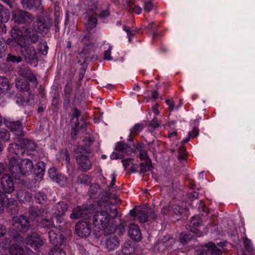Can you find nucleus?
I'll use <instances>...</instances> for the list:
<instances>
[{
	"mask_svg": "<svg viewBox=\"0 0 255 255\" xmlns=\"http://www.w3.org/2000/svg\"><path fill=\"white\" fill-rule=\"evenodd\" d=\"M11 35L15 41L22 47L21 51L27 62L34 67L36 66L38 59L35 49L30 45L24 47L26 41L31 38L30 32L26 29L23 32L18 28L14 27L11 30Z\"/></svg>",
	"mask_w": 255,
	"mask_h": 255,
	"instance_id": "f257e3e1",
	"label": "nucleus"
},
{
	"mask_svg": "<svg viewBox=\"0 0 255 255\" xmlns=\"http://www.w3.org/2000/svg\"><path fill=\"white\" fill-rule=\"evenodd\" d=\"M99 208L96 212L92 216L93 225L100 230H104L108 227L111 221L117 215V212L114 206H111L107 203L100 202Z\"/></svg>",
	"mask_w": 255,
	"mask_h": 255,
	"instance_id": "f03ea898",
	"label": "nucleus"
},
{
	"mask_svg": "<svg viewBox=\"0 0 255 255\" xmlns=\"http://www.w3.org/2000/svg\"><path fill=\"white\" fill-rule=\"evenodd\" d=\"M19 160H11L9 162V171L15 178L20 174H29L33 168L31 160L27 158L21 159L20 161Z\"/></svg>",
	"mask_w": 255,
	"mask_h": 255,
	"instance_id": "7ed1b4c3",
	"label": "nucleus"
},
{
	"mask_svg": "<svg viewBox=\"0 0 255 255\" xmlns=\"http://www.w3.org/2000/svg\"><path fill=\"white\" fill-rule=\"evenodd\" d=\"M11 225L12 229L16 232H26L30 228L29 220L23 215L13 217Z\"/></svg>",
	"mask_w": 255,
	"mask_h": 255,
	"instance_id": "20e7f679",
	"label": "nucleus"
},
{
	"mask_svg": "<svg viewBox=\"0 0 255 255\" xmlns=\"http://www.w3.org/2000/svg\"><path fill=\"white\" fill-rule=\"evenodd\" d=\"M130 214L133 217L137 216L141 223L147 222L148 218L152 219L156 218L154 212L149 208H142L138 210L136 213L135 211H130Z\"/></svg>",
	"mask_w": 255,
	"mask_h": 255,
	"instance_id": "39448f33",
	"label": "nucleus"
},
{
	"mask_svg": "<svg viewBox=\"0 0 255 255\" xmlns=\"http://www.w3.org/2000/svg\"><path fill=\"white\" fill-rule=\"evenodd\" d=\"M8 150L9 162H11V160H19V156L22 155L25 151L22 147L15 143L9 144Z\"/></svg>",
	"mask_w": 255,
	"mask_h": 255,
	"instance_id": "423d86ee",
	"label": "nucleus"
},
{
	"mask_svg": "<svg viewBox=\"0 0 255 255\" xmlns=\"http://www.w3.org/2000/svg\"><path fill=\"white\" fill-rule=\"evenodd\" d=\"M49 238L50 242L55 247L61 246L63 245L64 241V237L60 233L59 229L53 227L49 232Z\"/></svg>",
	"mask_w": 255,
	"mask_h": 255,
	"instance_id": "0eeeda50",
	"label": "nucleus"
},
{
	"mask_svg": "<svg viewBox=\"0 0 255 255\" xmlns=\"http://www.w3.org/2000/svg\"><path fill=\"white\" fill-rule=\"evenodd\" d=\"M1 186L3 192L7 193H12L14 189V183L12 177L7 174H5L1 177Z\"/></svg>",
	"mask_w": 255,
	"mask_h": 255,
	"instance_id": "6e6552de",
	"label": "nucleus"
},
{
	"mask_svg": "<svg viewBox=\"0 0 255 255\" xmlns=\"http://www.w3.org/2000/svg\"><path fill=\"white\" fill-rule=\"evenodd\" d=\"M26 244L35 249L43 246L44 243L42 238L35 232L28 235L26 239Z\"/></svg>",
	"mask_w": 255,
	"mask_h": 255,
	"instance_id": "1a4fd4ad",
	"label": "nucleus"
},
{
	"mask_svg": "<svg viewBox=\"0 0 255 255\" xmlns=\"http://www.w3.org/2000/svg\"><path fill=\"white\" fill-rule=\"evenodd\" d=\"M76 234L80 237H87L90 235L91 229L89 224L84 221H80L76 225Z\"/></svg>",
	"mask_w": 255,
	"mask_h": 255,
	"instance_id": "9d476101",
	"label": "nucleus"
},
{
	"mask_svg": "<svg viewBox=\"0 0 255 255\" xmlns=\"http://www.w3.org/2000/svg\"><path fill=\"white\" fill-rule=\"evenodd\" d=\"M67 204L64 202H60L58 203L53 208V215L60 223L62 222L60 219L64 216L65 212L67 210Z\"/></svg>",
	"mask_w": 255,
	"mask_h": 255,
	"instance_id": "9b49d317",
	"label": "nucleus"
},
{
	"mask_svg": "<svg viewBox=\"0 0 255 255\" xmlns=\"http://www.w3.org/2000/svg\"><path fill=\"white\" fill-rule=\"evenodd\" d=\"M76 160L79 168L84 171L89 170L92 167V163L87 155H78Z\"/></svg>",
	"mask_w": 255,
	"mask_h": 255,
	"instance_id": "f8f14e48",
	"label": "nucleus"
},
{
	"mask_svg": "<svg viewBox=\"0 0 255 255\" xmlns=\"http://www.w3.org/2000/svg\"><path fill=\"white\" fill-rule=\"evenodd\" d=\"M129 237L133 240L138 242L141 239V234L138 226L131 224L129 226L128 233Z\"/></svg>",
	"mask_w": 255,
	"mask_h": 255,
	"instance_id": "ddd939ff",
	"label": "nucleus"
},
{
	"mask_svg": "<svg viewBox=\"0 0 255 255\" xmlns=\"http://www.w3.org/2000/svg\"><path fill=\"white\" fill-rule=\"evenodd\" d=\"M88 212V209H82L78 206L73 210L72 213L70 215V218L73 220H77L80 218L87 219L88 218L87 217Z\"/></svg>",
	"mask_w": 255,
	"mask_h": 255,
	"instance_id": "4468645a",
	"label": "nucleus"
},
{
	"mask_svg": "<svg viewBox=\"0 0 255 255\" xmlns=\"http://www.w3.org/2000/svg\"><path fill=\"white\" fill-rule=\"evenodd\" d=\"M207 250L202 252L201 255H221L222 251L213 243H209L205 245Z\"/></svg>",
	"mask_w": 255,
	"mask_h": 255,
	"instance_id": "2eb2a0df",
	"label": "nucleus"
},
{
	"mask_svg": "<svg viewBox=\"0 0 255 255\" xmlns=\"http://www.w3.org/2000/svg\"><path fill=\"white\" fill-rule=\"evenodd\" d=\"M16 201L14 199H8L4 194H0V212L3 211L5 207H10L15 206Z\"/></svg>",
	"mask_w": 255,
	"mask_h": 255,
	"instance_id": "dca6fc26",
	"label": "nucleus"
},
{
	"mask_svg": "<svg viewBox=\"0 0 255 255\" xmlns=\"http://www.w3.org/2000/svg\"><path fill=\"white\" fill-rule=\"evenodd\" d=\"M201 223V220L198 216L193 217L190 221L191 225L194 227V228H193L190 230L198 236H200L202 234V233L201 232L200 229H196V228L199 227Z\"/></svg>",
	"mask_w": 255,
	"mask_h": 255,
	"instance_id": "f3484780",
	"label": "nucleus"
},
{
	"mask_svg": "<svg viewBox=\"0 0 255 255\" xmlns=\"http://www.w3.org/2000/svg\"><path fill=\"white\" fill-rule=\"evenodd\" d=\"M50 178L55 180L57 183L63 185L66 181V178L64 175L56 173L54 169H50L49 171Z\"/></svg>",
	"mask_w": 255,
	"mask_h": 255,
	"instance_id": "a211bd4d",
	"label": "nucleus"
},
{
	"mask_svg": "<svg viewBox=\"0 0 255 255\" xmlns=\"http://www.w3.org/2000/svg\"><path fill=\"white\" fill-rule=\"evenodd\" d=\"M116 149L126 155H129L133 152L132 148L123 142H118L116 146Z\"/></svg>",
	"mask_w": 255,
	"mask_h": 255,
	"instance_id": "6ab92c4d",
	"label": "nucleus"
},
{
	"mask_svg": "<svg viewBox=\"0 0 255 255\" xmlns=\"http://www.w3.org/2000/svg\"><path fill=\"white\" fill-rule=\"evenodd\" d=\"M106 247L109 250H114L119 246V241L116 236H110L106 241Z\"/></svg>",
	"mask_w": 255,
	"mask_h": 255,
	"instance_id": "aec40b11",
	"label": "nucleus"
},
{
	"mask_svg": "<svg viewBox=\"0 0 255 255\" xmlns=\"http://www.w3.org/2000/svg\"><path fill=\"white\" fill-rule=\"evenodd\" d=\"M7 127L14 132L16 135L21 136L22 135L21 126L19 122H9L7 124Z\"/></svg>",
	"mask_w": 255,
	"mask_h": 255,
	"instance_id": "412c9836",
	"label": "nucleus"
},
{
	"mask_svg": "<svg viewBox=\"0 0 255 255\" xmlns=\"http://www.w3.org/2000/svg\"><path fill=\"white\" fill-rule=\"evenodd\" d=\"M11 255H26L23 249L17 244H13L9 249Z\"/></svg>",
	"mask_w": 255,
	"mask_h": 255,
	"instance_id": "4be33fe9",
	"label": "nucleus"
},
{
	"mask_svg": "<svg viewBox=\"0 0 255 255\" xmlns=\"http://www.w3.org/2000/svg\"><path fill=\"white\" fill-rule=\"evenodd\" d=\"M95 10L97 11V7H95ZM95 15L89 16L87 23L86 24V27L87 30H90L95 27L97 23L96 15L98 13L97 11L94 12Z\"/></svg>",
	"mask_w": 255,
	"mask_h": 255,
	"instance_id": "5701e85b",
	"label": "nucleus"
},
{
	"mask_svg": "<svg viewBox=\"0 0 255 255\" xmlns=\"http://www.w3.org/2000/svg\"><path fill=\"white\" fill-rule=\"evenodd\" d=\"M17 198L20 202H29L32 198L30 193L24 191H19Z\"/></svg>",
	"mask_w": 255,
	"mask_h": 255,
	"instance_id": "b1692460",
	"label": "nucleus"
},
{
	"mask_svg": "<svg viewBox=\"0 0 255 255\" xmlns=\"http://www.w3.org/2000/svg\"><path fill=\"white\" fill-rule=\"evenodd\" d=\"M136 148L139 150V157L142 161L150 159L147 155L146 148L143 144H138Z\"/></svg>",
	"mask_w": 255,
	"mask_h": 255,
	"instance_id": "393cba45",
	"label": "nucleus"
},
{
	"mask_svg": "<svg viewBox=\"0 0 255 255\" xmlns=\"http://www.w3.org/2000/svg\"><path fill=\"white\" fill-rule=\"evenodd\" d=\"M10 89L9 82L7 78L0 77V93H3Z\"/></svg>",
	"mask_w": 255,
	"mask_h": 255,
	"instance_id": "a878e982",
	"label": "nucleus"
},
{
	"mask_svg": "<svg viewBox=\"0 0 255 255\" xmlns=\"http://www.w3.org/2000/svg\"><path fill=\"white\" fill-rule=\"evenodd\" d=\"M152 168L151 160L150 159H147L145 161H142L140 163V172L145 173L151 171Z\"/></svg>",
	"mask_w": 255,
	"mask_h": 255,
	"instance_id": "bb28decb",
	"label": "nucleus"
},
{
	"mask_svg": "<svg viewBox=\"0 0 255 255\" xmlns=\"http://www.w3.org/2000/svg\"><path fill=\"white\" fill-rule=\"evenodd\" d=\"M15 85L17 89L20 91H28L29 89L27 82L22 79H16Z\"/></svg>",
	"mask_w": 255,
	"mask_h": 255,
	"instance_id": "cd10ccee",
	"label": "nucleus"
},
{
	"mask_svg": "<svg viewBox=\"0 0 255 255\" xmlns=\"http://www.w3.org/2000/svg\"><path fill=\"white\" fill-rule=\"evenodd\" d=\"M44 163L43 162L40 161L37 163L35 169V174L36 176L39 178H42L44 173Z\"/></svg>",
	"mask_w": 255,
	"mask_h": 255,
	"instance_id": "c85d7f7f",
	"label": "nucleus"
},
{
	"mask_svg": "<svg viewBox=\"0 0 255 255\" xmlns=\"http://www.w3.org/2000/svg\"><path fill=\"white\" fill-rule=\"evenodd\" d=\"M90 177L89 175L85 174H82L78 176L77 182L79 184L88 185L90 183Z\"/></svg>",
	"mask_w": 255,
	"mask_h": 255,
	"instance_id": "c756f323",
	"label": "nucleus"
},
{
	"mask_svg": "<svg viewBox=\"0 0 255 255\" xmlns=\"http://www.w3.org/2000/svg\"><path fill=\"white\" fill-rule=\"evenodd\" d=\"M143 128V125L142 124H136L134 127L130 129V136H133L137 135L140 131Z\"/></svg>",
	"mask_w": 255,
	"mask_h": 255,
	"instance_id": "7c9ffc66",
	"label": "nucleus"
},
{
	"mask_svg": "<svg viewBox=\"0 0 255 255\" xmlns=\"http://www.w3.org/2000/svg\"><path fill=\"white\" fill-rule=\"evenodd\" d=\"M35 199L40 204L45 203L47 200V195L43 192H38L35 195Z\"/></svg>",
	"mask_w": 255,
	"mask_h": 255,
	"instance_id": "2f4dec72",
	"label": "nucleus"
},
{
	"mask_svg": "<svg viewBox=\"0 0 255 255\" xmlns=\"http://www.w3.org/2000/svg\"><path fill=\"white\" fill-rule=\"evenodd\" d=\"M23 144H24L25 149L28 150H34L36 148V145L35 143L31 140L23 139Z\"/></svg>",
	"mask_w": 255,
	"mask_h": 255,
	"instance_id": "473e14b6",
	"label": "nucleus"
},
{
	"mask_svg": "<svg viewBox=\"0 0 255 255\" xmlns=\"http://www.w3.org/2000/svg\"><path fill=\"white\" fill-rule=\"evenodd\" d=\"M83 142L84 146L82 147V150L85 151L86 152H89V147L92 145L93 142L92 138L89 136L86 137L83 140Z\"/></svg>",
	"mask_w": 255,
	"mask_h": 255,
	"instance_id": "72a5a7b5",
	"label": "nucleus"
},
{
	"mask_svg": "<svg viewBox=\"0 0 255 255\" xmlns=\"http://www.w3.org/2000/svg\"><path fill=\"white\" fill-rule=\"evenodd\" d=\"M48 255H67L66 253L61 249L54 247L50 250Z\"/></svg>",
	"mask_w": 255,
	"mask_h": 255,
	"instance_id": "f704fd0d",
	"label": "nucleus"
},
{
	"mask_svg": "<svg viewBox=\"0 0 255 255\" xmlns=\"http://www.w3.org/2000/svg\"><path fill=\"white\" fill-rule=\"evenodd\" d=\"M123 29L127 33L129 41H131V38L135 34L136 30L134 29H131L129 27L126 25L123 26Z\"/></svg>",
	"mask_w": 255,
	"mask_h": 255,
	"instance_id": "c9c22d12",
	"label": "nucleus"
},
{
	"mask_svg": "<svg viewBox=\"0 0 255 255\" xmlns=\"http://www.w3.org/2000/svg\"><path fill=\"white\" fill-rule=\"evenodd\" d=\"M44 213L43 209H38L34 207H31L29 210V213L33 216L39 217L42 216Z\"/></svg>",
	"mask_w": 255,
	"mask_h": 255,
	"instance_id": "e433bc0d",
	"label": "nucleus"
},
{
	"mask_svg": "<svg viewBox=\"0 0 255 255\" xmlns=\"http://www.w3.org/2000/svg\"><path fill=\"white\" fill-rule=\"evenodd\" d=\"M29 101V97H17L16 103L19 105H27Z\"/></svg>",
	"mask_w": 255,
	"mask_h": 255,
	"instance_id": "4c0bfd02",
	"label": "nucleus"
},
{
	"mask_svg": "<svg viewBox=\"0 0 255 255\" xmlns=\"http://www.w3.org/2000/svg\"><path fill=\"white\" fill-rule=\"evenodd\" d=\"M9 139V134L5 129H2L0 130V140L5 141Z\"/></svg>",
	"mask_w": 255,
	"mask_h": 255,
	"instance_id": "58836bf2",
	"label": "nucleus"
},
{
	"mask_svg": "<svg viewBox=\"0 0 255 255\" xmlns=\"http://www.w3.org/2000/svg\"><path fill=\"white\" fill-rule=\"evenodd\" d=\"M190 235L185 233H182L180 236V240L181 243L184 244L187 243L191 239Z\"/></svg>",
	"mask_w": 255,
	"mask_h": 255,
	"instance_id": "ea45409f",
	"label": "nucleus"
},
{
	"mask_svg": "<svg viewBox=\"0 0 255 255\" xmlns=\"http://www.w3.org/2000/svg\"><path fill=\"white\" fill-rule=\"evenodd\" d=\"M41 224L43 227L47 228H53V222L48 219H42L41 220Z\"/></svg>",
	"mask_w": 255,
	"mask_h": 255,
	"instance_id": "a19ab883",
	"label": "nucleus"
},
{
	"mask_svg": "<svg viewBox=\"0 0 255 255\" xmlns=\"http://www.w3.org/2000/svg\"><path fill=\"white\" fill-rule=\"evenodd\" d=\"M112 48H113V46L109 44L108 49L107 50H106L104 53V59L108 60H112V58L111 56V50H112Z\"/></svg>",
	"mask_w": 255,
	"mask_h": 255,
	"instance_id": "79ce46f5",
	"label": "nucleus"
},
{
	"mask_svg": "<svg viewBox=\"0 0 255 255\" xmlns=\"http://www.w3.org/2000/svg\"><path fill=\"white\" fill-rule=\"evenodd\" d=\"M61 155L63 158L65 159L67 163L69 164L70 163V156L67 149L62 150Z\"/></svg>",
	"mask_w": 255,
	"mask_h": 255,
	"instance_id": "37998d69",
	"label": "nucleus"
},
{
	"mask_svg": "<svg viewBox=\"0 0 255 255\" xmlns=\"http://www.w3.org/2000/svg\"><path fill=\"white\" fill-rule=\"evenodd\" d=\"M7 60L8 61L18 63L21 61V59L20 57H16L12 55L8 54L7 57Z\"/></svg>",
	"mask_w": 255,
	"mask_h": 255,
	"instance_id": "c03bdc74",
	"label": "nucleus"
},
{
	"mask_svg": "<svg viewBox=\"0 0 255 255\" xmlns=\"http://www.w3.org/2000/svg\"><path fill=\"white\" fill-rule=\"evenodd\" d=\"M173 212L175 214L181 215L183 212V209L178 205H174L172 207Z\"/></svg>",
	"mask_w": 255,
	"mask_h": 255,
	"instance_id": "a18cd8bd",
	"label": "nucleus"
},
{
	"mask_svg": "<svg viewBox=\"0 0 255 255\" xmlns=\"http://www.w3.org/2000/svg\"><path fill=\"white\" fill-rule=\"evenodd\" d=\"M21 2L24 7L30 8L34 5V2L32 0H21Z\"/></svg>",
	"mask_w": 255,
	"mask_h": 255,
	"instance_id": "49530a36",
	"label": "nucleus"
},
{
	"mask_svg": "<svg viewBox=\"0 0 255 255\" xmlns=\"http://www.w3.org/2000/svg\"><path fill=\"white\" fill-rule=\"evenodd\" d=\"M179 157L180 159H184L186 155V150L184 147H181L178 150Z\"/></svg>",
	"mask_w": 255,
	"mask_h": 255,
	"instance_id": "de8ad7c7",
	"label": "nucleus"
},
{
	"mask_svg": "<svg viewBox=\"0 0 255 255\" xmlns=\"http://www.w3.org/2000/svg\"><path fill=\"white\" fill-rule=\"evenodd\" d=\"M199 134V129L197 127L193 128L191 132L188 133V135L191 138L197 137Z\"/></svg>",
	"mask_w": 255,
	"mask_h": 255,
	"instance_id": "09e8293b",
	"label": "nucleus"
},
{
	"mask_svg": "<svg viewBox=\"0 0 255 255\" xmlns=\"http://www.w3.org/2000/svg\"><path fill=\"white\" fill-rule=\"evenodd\" d=\"M160 123H159L157 118H154L150 122L149 126L154 128H158L159 126Z\"/></svg>",
	"mask_w": 255,
	"mask_h": 255,
	"instance_id": "8fccbe9b",
	"label": "nucleus"
},
{
	"mask_svg": "<svg viewBox=\"0 0 255 255\" xmlns=\"http://www.w3.org/2000/svg\"><path fill=\"white\" fill-rule=\"evenodd\" d=\"M244 242L245 244L246 248L247 250H248L249 251H251L252 248L251 246V241L250 240H249L248 239H247V237H245L244 239Z\"/></svg>",
	"mask_w": 255,
	"mask_h": 255,
	"instance_id": "3c124183",
	"label": "nucleus"
},
{
	"mask_svg": "<svg viewBox=\"0 0 255 255\" xmlns=\"http://www.w3.org/2000/svg\"><path fill=\"white\" fill-rule=\"evenodd\" d=\"M7 230L5 227L0 224V238L4 237L6 233Z\"/></svg>",
	"mask_w": 255,
	"mask_h": 255,
	"instance_id": "603ef678",
	"label": "nucleus"
},
{
	"mask_svg": "<svg viewBox=\"0 0 255 255\" xmlns=\"http://www.w3.org/2000/svg\"><path fill=\"white\" fill-rule=\"evenodd\" d=\"M132 159L130 158H127L122 160L123 164L125 168L128 167L131 163Z\"/></svg>",
	"mask_w": 255,
	"mask_h": 255,
	"instance_id": "864d4df0",
	"label": "nucleus"
},
{
	"mask_svg": "<svg viewBox=\"0 0 255 255\" xmlns=\"http://www.w3.org/2000/svg\"><path fill=\"white\" fill-rule=\"evenodd\" d=\"M170 211V207L169 206H164L161 210V213L163 215H167L168 214Z\"/></svg>",
	"mask_w": 255,
	"mask_h": 255,
	"instance_id": "5fc2aeb1",
	"label": "nucleus"
},
{
	"mask_svg": "<svg viewBox=\"0 0 255 255\" xmlns=\"http://www.w3.org/2000/svg\"><path fill=\"white\" fill-rule=\"evenodd\" d=\"M166 103L169 106L170 110H173L175 107V104L172 100H167Z\"/></svg>",
	"mask_w": 255,
	"mask_h": 255,
	"instance_id": "6e6d98bb",
	"label": "nucleus"
},
{
	"mask_svg": "<svg viewBox=\"0 0 255 255\" xmlns=\"http://www.w3.org/2000/svg\"><path fill=\"white\" fill-rule=\"evenodd\" d=\"M152 4L150 2H147L144 4V10L147 11H149L152 9Z\"/></svg>",
	"mask_w": 255,
	"mask_h": 255,
	"instance_id": "4d7b16f0",
	"label": "nucleus"
},
{
	"mask_svg": "<svg viewBox=\"0 0 255 255\" xmlns=\"http://www.w3.org/2000/svg\"><path fill=\"white\" fill-rule=\"evenodd\" d=\"M20 14L22 17H24V18H28L29 19L32 18L31 15L27 12L21 11L20 12Z\"/></svg>",
	"mask_w": 255,
	"mask_h": 255,
	"instance_id": "13d9d810",
	"label": "nucleus"
},
{
	"mask_svg": "<svg viewBox=\"0 0 255 255\" xmlns=\"http://www.w3.org/2000/svg\"><path fill=\"white\" fill-rule=\"evenodd\" d=\"M110 13L108 9H106L99 13V17H105L109 15Z\"/></svg>",
	"mask_w": 255,
	"mask_h": 255,
	"instance_id": "bf43d9fd",
	"label": "nucleus"
},
{
	"mask_svg": "<svg viewBox=\"0 0 255 255\" xmlns=\"http://www.w3.org/2000/svg\"><path fill=\"white\" fill-rule=\"evenodd\" d=\"M133 11L136 14H140L141 11V8L138 5H135L133 8Z\"/></svg>",
	"mask_w": 255,
	"mask_h": 255,
	"instance_id": "052dcab7",
	"label": "nucleus"
},
{
	"mask_svg": "<svg viewBox=\"0 0 255 255\" xmlns=\"http://www.w3.org/2000/svg\"><path fill=\"white\" fill-rule=\"evenodd\" d=\"M28 80L30 82H33L34 83H36V79L35 76L33 74H30L28 77Z\"/></svg>",
	"mask_w": 255,
	"mask_h": 255,
	"instance_id": "680f3d73",
	"label": "nucleus"
},
{
	"mask_svg": "<svg viewBox=\"0 0 255 255\" xmlns=\"http://www.w3.org/2000/svg\"><path fill=\"white\" fill-rule=\"evenodd\" d=\"M168 136L170 139H172L174 140L177 138V132L176 131L172 132L170 133H169Z\"/></svg>",
	"mask_w": 255,
	"mask_h": 255,
	"instance_id": "e2e57ef3",
	"label": "nucleus"
},
{
	"mask_svg": "<svg viewBox=\"0 0 255 255\" xmlns=\"http://www.w3.org/2000/svg\"><path fill=\"white\" fill-rule=\"evenodd\" d=\"M42 47H44L43 51H42L43 54H46L48 52V47L46 44H42L40 46V49H41Z\"/></svg>",
	"mask_w": 255,
	"mask_h": 255,
	"instance_id": "0e129e2a",
	"label": "nucleus"
},
{
	"mask_svg": "<svg viewBox=\"0 0 255 255\" xmlns=\"http://www.w3.org/2000/svg\"><path fill=\"white\" fill-rule=\"evenodd\" d=\"M40 25L38 26L37 28V30L39 32L41 31H44V30H42V29L45 28V25L44 24V23H41V22H39Z\"/></svg>",
	"mask_w": 255,
	"mask_h": 255,
	"instance_id": "69168bd1",
	"label": "nucleus"
},
{
	"mask_svg": "<svg viewBox=\"0 0 255 255\" xmlns=\"http://www.w3.org/2000/svg\"><path fill=\"white\" fill-rule=\"evenodd\" d=\"M72 90L71 86L69 84L66 85L65 88V91L66 94H69Z\"/></svg>",
	"mask_w": 255,
	"mask_h": 255,
	"instance_id": "338daca9",
	"label": "nucleus"
},
{
	"mask_svg": "<svg viewBox=\"0 0 255 255\" xmlns=\"http://www.w3.org/2000/svg\"><path fill=\"white\" fill-rule=\"evenodd\" d=\"M158 104L157 103H156L153 106V111L155 115H158L159 114V111L158 110Z\"/></svg>",
	"mask_w": 255,
	"mask_h": 255,
	"instance_id": "774afa93",
	"label": "nucleus"
}]
</instances>
